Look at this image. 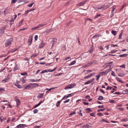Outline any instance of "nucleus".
I'll use <instances>...</instances> for the list:
<instances>
[{
    "label": "nucleus",
    "instance_id": "obj_1",
    "mask_svg": "<svg viewBox=\"0 0 128 128\" xmlns=\"http://www.w3.org/2000/svg\"><path fill=\"white\" fill-rule=\"evenodd\" d=\"M12 41L13 39L12 38H10L7 40L5 42L6 47H7L11 45Z\"/></svg>",
    "mask_w": 128,
    "mask_h": 128
},
{
    "label": "nucleus",
    "instance_id": "obj_2",
    "mask_svg": "<svg viewBox=\"0 0 128 128\" xmlns=\"http://www.w3.org/2000/svg\"><path fill=\"white\" fill-rule=\"evenodd\" d=\"M110 70H111L110 69H107L104 71H102L101 72H99V74L100 76H102L104 75L105 74H107L109 72H110Z\"/></svg>",
    "mask_w": 128,
    "mask_h": 128
},
{
    "label": "nucleus",
    "instance_id": "obj_3",
    "mask_svg": "<svg viewBox=\"0 0 128 128\" xmlns=\"http://www.w3.org/2000/svg\"><path fill=\"white\" fill-rule=\"evenodd\" d=\"M6 28V26H4L0 28V36L2 35L5 32V30Z\"/></svg>",
    "mask_w": 128,
    "mask_h": 128
},
{
    "label": "nucleus",
    "instance_id": "obj_4",
    "mask_svg": "<svg viewBox=\"0 0 128 128\" xmlns=\"http://www.w3.org/2000/svg\"><path fill=\"white\" fill-rule=\"evenodd\" d=\"M76 86V84L74 83L70 84L66 87L65 88V90H67L68 89L72 88H74Z\"/></svg>",
    "mask_w": 128,
    "mask_h": 128
},
{
    "label": "nucleus",
    "instance_id": "obj_5",
    "mask_svg": "<svg viewBox=\"0 0 128 128\" xmlns=\"http://www.w3.org/2000/svg\"><path fill=\"white\" fill-rule=\"evenodd\" d=\"M112 5V4L110 3H108L106 5H104L103 6V8L104 9H103L102 10H104L106 9L110 6Z\"/></svg>",
    "mask_w": 128,
    "mask_h": 128
},
{
    "label": "nucleus",
    "instance_id": "obj_6",
    "mask_svg": "<svg viewBox=\"0 0 128 128\" xmlns=\"http://www.w3.org/2000/svg\"><path fill=\"white\" fill-rule=\"evenodd\" d=\"M57 39L56 38H53L51 42L52 43V47L51 48V49H52V47L54 46V45L57 42Z\"/></svg>",
    "mask_w": 128,
    "mask_h": 128
},
{
    "label": "nucleus",
    "instance_id": "obj_7",
    "mask_svg": "<svg viewBox=\"0 0 128 128\" xmlns=\"http://www.w3.org/2000/svg\"><path fill=\"white\" fill-rule=\"evenodd\" d=\"M32 42V37L30 36H29V38L28 41V43L29 46L30 45Z\"/></svg>",
    "mask_w": 128,
    "mask_h": 128
},
{
    "label": "nucleus",
    "instance_id": "obj_8",
    "mask_svg": "<svg viewBox=\"0 0 128 128\" xmlns=\"http://www.w3.org/2000/svg\"><path fill=\"white\" fill-rule=\"evenodd\" d=\"M82 126V128H87L91 127L92 125L91 123H89Z\"/></svg>",
    "mask_w": 128,
    "mask_h": 128
},
{
    "label": "nucleus",
    "instance_id": "obj_9",
    "mask_svg": "<svg viewBox=\"0 0 128 128\" xmlns=\"http://www.w3.org/2000/svg\"><path fill=\"white\" fill-rule=\"evenodd\" d=\"M91 65L92 64L94 65L98 64V62L97 61L95 60H92L90 62Z\"/></svg>",
    "mask_w": 128,
    "mask_h": 128
},
{
    "label": "nucleus",
    "instance_id": "obj_10",
    "mask_svg": "<svg viewBox=\"0 0 128 128\" xmlns=\"http://www.w3.org/2000/svg\"><path fill=\"white\" fill-rule=\"evenodd\" d=\"M45 45V44L44 42L42 41L39 48H43Z\"/></svg>",
    "mask_w": 128,
    "mask_h": 128
},
{
    "label": "nucleus",
    "instance_id": "obj_11",
    "mask_svg": "<svg viewBox=\"0 0 128 128\" xmlns=\"http://www.w3.org/2000/svg\"><path fill=\"white\" fill-rule=\"evenodd\" d=\"M25 126L24 124H19L17 126L14 128H23Z\"/></svg>",
    "mask_w": 128,
    "mask_h": 128
},
{
    "label": "nucleus",
    "instance_id": "obj_12",
    "mask_svg": "<svg viewBox=\"0 0 128 128\" xmlns=\"http://www.w3.org/2000/svg\"><path fill=\"white\" fill-rule=\"evenodd\" d=\"M87 2L86 0H85L84 2H81L79 3L78 6H83L84 4Z\"/></svg>",
    "mask_w": 128,
    "mask_h": 128
},
{
    "label": "nucleus",
    "instance_id": "obj_13",
    "mask_svg": "<svg viewBox=\"0 0 128 128\" xmlns=\"http://www.w3.org/2000/svg\"><path fill=\"white\" fill-rule=\"evenodd\" d=\"M128 93V89H126L123 90L122 92V94H127Z\"/></svg>",
    "mask_w": 128,
    "mask_h": 128
},
{
    "label": "nucleus",
    "instance_id": "obj_14",
    "mask_svg": "<svg viewBox=\"0 0 128 128\" xmlns=\"http://www.w3.org/2000/svg\"><path fill=\"white\" fill-rule=\"evenodd\" d=\"M43 101H42V100H40V102L37 104L35 105L34 106V108H35L37 107L38 106H40L42 102Z\"/></svg>",
    "mask_w": 128,
    "mask_h": 128
},
{
    "label": "nucleus",
    "instance_id": "obj_15",
    "mask_svg": "<svg viewBox=\"0 0 128 128\" xmlns=\"http://www.w3.org/2000/svg\"><path fill=\"white\" fill-rule=\"evenodd\" d=\"M44 94V93H39L38 94V97L40 98H42Z\"/></svg>",
    "mask_w": 128,
    "mask_h": 128
},
{
    "label": "nucleus",
    "instance_id": "obj_16",
    "mask_svg": "<svg viewBox=\"0 0 128 128\" xmlns=\"http://www.w3.org/2000/svg\"><path fill=\"white\" fill-rule=\"evenodd\" d=\"M116 79L119 82L122 83H124V82H123L121 80V79L119 78L116 77Z\"/></svg>",
    "mask_w": 128,
    "mask_h": 128
},
{
    "label": "nucleus",
    "instance_id": "obj_17",
    "mask_svg": "<svg viewBox=\"0 0 128 128\" xmlns=\"http://www.w3.org/2000/svg\"><path fill=\"white\" fill-rule=\"evenodd\" d=\"M41 80V79H39L38 80H34V79H31L30 80V82H36L38 81H40Z\"/></svg>",
    "mask_w": 128,
    "mask_h": 128
},
{
    "label": "nucleus",
    "instance_id": "obj_18",
    "mask_svg": "<svg viewBox=\"0 0 128 128\" xmlns=\"http://www.w3.org/2000/svg\"><path fill=\"white\" fill-rule=\"evenodd\" d=\"M128 56V54H124L120 55L119 56L120 57H126V56Z\"/></svg>",
    "mask_w": 128,
    "mask_h": 128
},
{
    "label": "nucleus",
    "instance_id": "obj_19",
    "mask_svg": "<svg viewBox=\"0 0 128 128\" xmlns=\"http://www.w3.org/2000/svg\"><path fill=\"white\" fill-rule=\"evenodd\" d=\"M91 65L90 64V62H89L88 63V64H85V65H84L83 66V67L84 68H86L88 66H90Z\"/></svg>",
    "mask_w": 128,
    "mask_h": 128
},
{
    "label": "nucleus",
    "instance_id": "obj_20",
    "mask_svg": "<svg viewBox=\"0 0 128 128\" xmlns=\"http://www.w3.org/2000/svg\"><path fill=\"white\" fill-rule=\"evenodd\" d=\"M19 68V66L18 65H16V66H15L14 69V71H15L16 70H18Z\"/></svg>",
    "mask_w": 128,
    "mask_h": 128
},
{
    "label": "nucleus",
    "instance_id": "obj_21",
    "mask_svg": "<svg viewBox=\"0 0 128 128\" xmlns=\"http://www.w3.org/2000/svg\"><path fill=\"white\" fill-rule=\"evenodd\" d=\"M26 77H24L23 78H22L21 80L22 82L23 83H25V81H26Z\"/></svg>",
    "mask_w": 128,
    "mask_h": 128
},
{
    "label": "nucleus",
    "instance_id": "obj_22",
    "mask_svg": "<svg viewBox=\"0 0 128 128\" xmlns=\"http://www.w3.org/2000/svg\"><path fill=\"white\" fill-rule=\"evenodd\" d=\"M101 36V35L100 34L95 35H94L93 37V38H98L99 37Z\"/></svg>",
    "mask_w": 128,
    "mask_h": 128
},
{
    "label": "nucleus",
    "instance_id": "obj_23",
    "mask_svg": "<svg viewBox=\"0 0 128 128\" xmlns=\"http://www.w3.org/2000/svg\"><path fill=\"white\" fill-rule=\"evenodd\" d=\"M111 33L114 36H115L117 32L116 31L113 30L112 31Z\"/></svg>",
    "mask_w": 128,
    "mask_h": 128
},
{
    "label": "nucleus",
    "instance_id": "obj_24",
    "mask_svg": "<svg viewBox=\"0 0 128 128\" xmlns=\"http://www.w3.org/2000/svg\"><path fill=\"white\" fill-rule=\"evenodd\" d=\"M86 110L88 111V112H86L87 113H89L90 112H92V110L90 108H87L86 109Z\"/></svg>",
    "mask_w": 128,
    "mask_h": 128
},
{
    "label": "nucleus",
    "instance_id": "obj_25",
    "mask_svg": "<svg viewBox=\"0 0 128 128\" xmlns=\"http://www.w3.org/2000/svg\"><path fill=\"white\" fill-rule=\"evenodd\" d=\"M62 100H59L57 102L56 104V107H58L59 106H60V104L61 102V101Z\"/></svg>",
    "mask_w": 128,
    "mask_h": 128
},
{
    "label": "nucleus",
    "instance_id": "obj_26",
    "mask_svg": "<svg viewBox=\"0 0 128 128\" xmlns=\"http://www.w3.org/2000/svg\"><path fill=\"white\" fill-rule=\"evenodd\" d=\"M32 84H29L26 87V89H29L32 86Z\"/></svg>",
    "mask_w": 128,
    "mask_h": 128
},
{
    "label": "nucleus",
    "instance_id": "obj_27",
    "mask_svg": "<svg viewBox=\"0 0 128 128\" xmlns=\"http://www.w3.org/2000/svg\"><path fill=\"white\" fill-rule=\"evenodd\" d=\"M92 82V81H90V80H88L87 82H86L84 83V84L86 85L88 84H89Z\"/></svg>",
    "mask_w": 128,
    "mask_h": 128
},
{
    "label": "nucleus",
    "instance_id": "obj_28",
    "mask_svg": "<svg viewBox=\"0 0 128 128\" xmlns=\"http://www.w3.org/2000/svg\"><path fill=\"white\" fill-rule=\"evenodd\" d=\"M115 8L116 6H114L112 7V11L111 12H113L114 13H115L116 12H114V10H115Z\"/></svg>",
    "mask_w": 128,
    "mask_h": 128
},
{
    "label": "nucleus",
    "instance_id": "obj_29",
    "mask_svg": "<svg viewBox=\"0 0 128 128\" xmlns=\"http://www.w3.org/2000/svg\"><path fill=\"white\" fill-rule=\"evenodd\" d=\"M14 85L15 86H17L18 87V88H22L20 85L19 84L17 83H16L14 84Z\"/></svg>",
    "mask_w": 128,
    "mask_h": 128
},
{
    "label": "nucleus",
    "instance_id": "obj_30",
    "mask_svg": "<svg viewBox=\"0 0 128 128\" xmlns=\"http://www.w3.org/2000/svg\"><path fill=\"white\" fill-rule=\"evenodd\" d=\"M56 69V68H55L52 70L50 69H49L47 70V72H52L54 71Z\"/></svg>",
    "mask_w": 128,
    "mask_h": 128
},
{
    "label": "nucleus",
    "instance_id": "obj_31",
    "mask_svg": "<svg viewBox=\"0 0 128 128\" xmlns=\"http://www.w3.org/2000/svg\"><path fill=\"white\" fill-rule=\"evenodd\" d=\"M128 119L127 118H125L124 119H122L121 120V122H126V121H128Z\"/></svg>",
    "mask_w": 128,
    "mask_h": 128
},
{
    "label": "nucleus",
    "instance_id": "obj_32",
    "mask_svg": "<svg viewBox=\"0 0 128 128\" xmlns=\"http://www.w3.org/2000/svg\"><path fill=\"white\" fill-rule=\"evenodd\" d=\"M16 102V104L17 106H18L20 104V100H18Z\"/></svg>",
    "mask_w": 128,
    "mask_h": 128
},
{
    "label": "nucleus",
    "instance_id": "obj_33",
    "mask_svg": "<svg viewBox=\"0 0 128 128\" xmlns=\"http://www.w3.org/2000/svg\"><path fill=\"white\" fill-rule=\"evenodd\" d=\"M76 63V60H74L73 62H72L69 65V66H71L72 65Z\"/></svg>",
    "mask_w": 128,
    "mask_h": 128
},
{
    "label": "nucleus",
    "instance_id": "obj_34",
    "mask_svg": "<svg viewBox=\"0 0 128 128\" xmlns=\"http://www.w3.org/2000/svg\"><path fill=\"white\" fill-rule=\"evenodd\" d=\"M126 3H124L123 5L122 6L121 8V10H122L126 6Z\"/></svg>",
    "mask_w": 128,
    "mask_h": 128
},
{
    "label": "nucleus",
    "instance_id": "obj_35",
    "mask_svg": "<svg viewBox=\"0 0 128 128\" xmlns=\"http://www.w3.org/2000/svg\"><path fill=\"white\" fill-rule=\"evenodd\" d=\"M103 96H100L98 97V100H102L103 99Z\"/></svg>",
    "mask_w": 128,
    "mask_h": 128
},
{
    "label": "nucleus",
    "instance_id": "obj_36",
    "mask_svg": "<svg viewBox=\"0 0 128 128\" xmlns=\"http://www.w3.org/2000/svg\"><path fill=\"white\" fill-rule=\"evenodd\" d=\"M38 55V54H34L32 55L31 56V57H35L36 56Z\"/></svg>",
    "mask_w": 128,
    "mask_h": 128
},
{
    "label": "nucleus",
    "instance_id": "obj_37",
    "mask_svg": "<svg viewBox=\"0 0 128 128\" xmlns=\"http://www.w3.org/2000/svg\"><path fill=\"white\" fill-rule=\"evenodd\" d=\"M25 2V0H18V2L19 3L21 2Z\"/></svg>",
    "mask_w": 128,
    "mask_h": 128
},
{
    "label": "nucleus",
    "instance_id": "obj_38",
    "mask_svg": "<svg viewBox=\"0 0 128 128\" xmlns=\"http://www.w3.org/2000/svg\"><path fill=\"white\" fill-rule=\"evenodd\" d=\"M100 76L99 74H97L96 76V80H98L99 78L100 77Z\"/></svg>",
    "mask_w": 128,
    "mask_h": 128
},
{
    "label": "nucleus",
    "instance_id": "obj_39",
    "mask_svg": "<svg viewBox=\"0 0 128 128\" xmlns=\"http://www.w3.org/2000/svg\"><path fill=\"white\" fill-rule=\"evenodd\" d=\"M91 77V76L90 75H88L86 76H85L84 77V79H88Z\"/></svg>",
    "mask_w": 128,
    "mask_h": 128
},
{
    "label": "nucleus",
    "instance_id": "obj_40",
    "mask_svg": "<svg viewBox=\"0 0 128 128\" xmlns=\"http://www.w3.org/2000/svg\"><path fill=\"white\" fill-rule=\"evenodd\" d=\"M109 102L110 103H116V101L114 100H110L109 101Z\"/></svg>",
    "mask_w": 128,
    "mask_h": 128
},
{
    "label": "nucleus",
    "instance_id": "obj_41",
    "mask_svg": "<svg viewBox=\"0 0 128 128\" xmlns=\"http://www.w3.org/2000/svg\"><path fill=\"white\" fill-rule=\"evenodd\" d=\"M34 3V2H33L31 4H28L27 5V6L29 7H31L32 6L33 4Z\"/></svg>",
    "mask_w": 128,
    "mask_h": 128
},
{
    "label": "nucleus",
    "instance_id": "obj_42",
    "mask_svg": "<svg viewBox=\"0 0 128 128\" xmlns=\"http://www.w3.org/2000/svg\"><path fill=\"white\" fill-rule=\"evenodd\" d=\"M17 0H12L11 1V4L15 3L17 1Z\"/></svg>",
    "mask_w": 128,
    "mask_h": 128
},
{
    "label": "nucleus",
    "instance_id": "obj_43",
    "mask_svg": "<svg viewBox=\"0 0 128 128\" xmlns=\"http://www.w3.org/2000/svg\"><path fill=\"white\" fill-rule=\"evenodd\" d=\"M101 16V14H98L96 16H94V19H96L98 17L100 16Z\"/></svg>",
    "mask_w": 128,
    "mask_h": 128
},
{
    "label": "nucleus",
    "instance_id": "obj_44",
    "mask_svg": "<svg viewBox=\"0 0 128 128\" xmlns=\"http://www.w3.org/2000/svg\"><path fill=\"white\" fill-rule=\"evenodd\" d=\"M14 100L16 102L18 100H19V99L18 98V97L17 96H16L14 97Z\"/></svg>",
    "mask_w": 128,
    "mask_h": 128
},
{
    "label": "nucleus",
    "instance_id": "obj_45",
    "mask_svg": "<svg viewBox=\"0 0 128 128\" xmlns=\"http://www.w3.org/2000/svg\"><path fill=\"white\" fill-rule=\"evenodd\" d=\"M122 32L120 34L119 36V37L118 38V39H120L122 37Z\"/></svg>",
    "mask_w": 128,
    "mask_h": 128
},
{
    "label": "nucleus",
    "instance_id": "obj_46",
    "mask_svg": "<svg viewBox=\"0 0 128 128\" xmlns=\"http://www.w3.org/2000/svg\"><path fill=\"white\" fill-rule=\"evenodd\" d=\"M75 110L73 112H72L70 113V114H69V116H70L74 114H76V112H75Z\"/></svg>",
    "mask_w": 128,
    "mask_h": 128
},
{
    "label": "nucleus",
    "instance_id": "obj_47",
    "mask_svg": "<svg viewBox=\"0 0 128 128\" xmlns=\"http://www.w3.org/2000/svg\"><path fill=\"white\" fill-rule=\"evenodd\" d=\"M80 112H78V114L80 116H82V113L81 112V110H80L79 111Z\"/></svg>",
    "mask_w": 128,
    "mask_h": 128
},
{
    "label": "nucleus",
    "instance_id": "obj_48",
    "mask_svg": "<svg viewBox=\"0 0 128 128\" xmlns=\"http://www.w3.org/2000/svg\"><path fill=\"white\" fill-rule=\"evenodd\" d=\"M8 80V79H7L6 78H5L4 80H2V82L3 83H4V82H7V81Z\"/></svg>",
    "mask_w": 128,
    "mask_h": 128
},
{
    "label": "nucleus",
    "instance_id": "obj_49",
    "mask_svg": "<svg viewBox=\"0 0 128 128\" xmlns=\"http://www.w3.org/2000/svg\"><path fill=\"white\" fill-rule=\"evenodd\" d=\"M23 23V21L22 20L20 21L19 22V24L18 25V26H21L22 24Z\"/></svg>",
    "mask_w": 128,
    "mask_h": 128
},
{
    "label": "nucleus",
    "instance_id": "obj_50",
    "mask_svg": "<svg viewBox=\"0 0 128 128\" xmlns=\"http://www.w3.org/2000/svg\"><path fill=\"white\" fill-rule=\"evenodd\" d=\"M111 74L113 76H116L114 74V72L112 70L111 73Z\"/></svg>",
    "mask_w": 128,
    "mask_h": 128
},
{
    "label": "nucleus",
    "instance_id": "obj_51",
    "mask_svg": "<svg viewBox=\"0 0 128 128\" xmlns=\"http://www.w3.org/2000/svg\"><path fill=\"white\" fill-rule=\"evenodd\" d=\"M105 110V109H100L98 110H97L98 112H100V111H102L103 112Z\"/></svg>",
    "mask_w": 128,
    "mask_h": 128
},
{
    "label": "nucleus",
    "instance_id": "obj_52",
    "mask_svg": "<svg viewBox=\"0 0 128 128\" xmlns=\"http://www.w3.org/2000/svg\"><path fill=\"white\" fill-rule=\"evenodd\" d=\"M38 110L37 109H35L34 110L33 112L34 114L37 113L38 112Z\"/></svg>",
    "mask_w": 128,
    "mask_h": 128
},
{
    "label": "nucleus",
    "instance_id": "obj_53",
    "mask_svg": "<svg viewBox=\"0 0 128 128\" xmlns=\"http://www.w3.org/2000/svg\"><path fill=\"white\" fill-rule=\"evenodd\" d=\"M125 74H119L118 75V76H119L121 77H123L125 75Z\"/></svg>",
    "mask_w": 128,
    "mask_h": 128
},
{
    "label": "nucleus",
    "instance_id": "obj_54",
    "mask_svg": "<svg viewBox=\"0 0 128 128\" xmlns=\"http://www.w3.org/2000/svg\"><path fill=\"white\" fill-rule=\"evenodd\" d=\"M68 98V97L67 95H65L64 96V97H63L62 98V100H64V99H65L64 98Z\"/></svg>",
    "mask_w": 128,
    "mask_h": 128
},
{
    "label": "nucleus",
    "instance_id": "obj_55",
    "mask_svg": "<svg viewBox=\"0 0 128 128\" xmlns=\"http://www.w3.org/2000/svg\"><path fill=\"white\" fill-rule=\"evenodd\" d=\"M5 90L4 89L2 88H0V93L1 92H4Z\"/></svg>",
    "mask_w": 128,
    "mask_h": 128
},
{
    "label": "nucleus",
    "instance_id": "obj_56",
    "mask_svg": "<svg viewBox=\"0 0 128 128\" xmlns=\"http://www.w3.org/2000/svg\"><path fill=\"white\" fill-rule=\"evenodd\" d=\"M12 18H13V20H15L17 17V15H15L14 16H12Z\"/></svg>",
    "mask_w": 128,
    "mask_h": 128
},
{
    "label": "nucleus",
    "instance_id": "obj_57",
    "mask_svg": "<svg viewBox=\"0 0 128 128\" xmlns=\"http://www.w3.org/2000/svg\"><path fill=\"white\" fill-rule=\"evenodd\" d=\"M3 118L2 116H1L0 117V121L2 122L3 120Z\"/></svg>",
    "mask_w": 128,
    "mask_h": 128
},
{
    "label": "nucleus",
    "instance_id": "obj_58",
    "mask_svg": "<svg viewBox=\"0 0 128 128\" xmlns=\"http://www.w3.org/2000/svg\"><path fill=\"white\" fill-rule=\"evenodd\" d=\"M27 74V73L26 72H22L21 73V74L22 76H24L26 74Z\"/></svg>",
    "mask_w": 128,
    "mask_h": 128
},
{
    "label": "nucleus",
    "instance_id": "obj_59",
    "mask_svg": "<svg viewBox=\"0 0 128 128\" xmlns=\"http://www.w3.org/2000/svg\"><path fill=\"white\" fill-rule=\"evenodd\" d=\"M45 90H48V91H47L46 92V93H48V92H49V91H50L51 90H51V88H49V89H48V88H46L45 89Z\"/></svg>",
    "mask_w": 128,
    "mask_h": 128
},
{
    "label": "nucleus",
    "instance_id": "obj_60",
    "mask_svg": "<svg viewBox=\"0 0 128 128\" xmlns=\"http://www.w3.org/2000/svg\"><path fill=\"white\" fill-rule=\"evenodd\" d=\"M97 114L99 116H103L101 112H99Z\"/></svg>",
    "mask_w": 128,
    "mask_h": 128
},
{
    "label": "nucleus",
    "instance_id": "obj_61",
    "mask_svg": "<svg viewBox=\"0 0 128 128\" xmlns=\"http://www.w3.org/2000/svg\"><path fill=\"white\" fill-rule=\"evenodd\" d=\"M47 72V70H42L41 72V74H42L46 72Z\"/></svg>",
    "mask_w": 128,
    "mask_h": 128
},
{
    "label": "nucleus",
    "instance_id": "obj_62",
    "mask_svg": "<svg viewBox=\"0 0 128 128\" xmlns=\"http://www.w3.org/2000/svg\"><path fill=\"white\" fill-rule=\"evenodd\" d=\"M120 67H122V68H126L125 65L124 64H123L122 65L120 66Z\"/></svg>",
    "mask_w": 128,
    "mask_h": 128
},
{
    "label": "nucleus",
    "instance_id": "obj_63",
    "mask_svg": "<svg viewBox=\"0 0 128 128\" xmlns=\"http://www.w3.org/2000/svg\"><path fill=\"white\" fill-rule=\"evenodd\" d=\"M32 84L35 85L34 87L38 86H39V84L37 83H33Z\"/></svg>",
    "mask_w": 128,
    "mask_h": 128
},
{
    "label": "nucleus",
    "instance_id": "obj_64",
    "mask_svg": "<svg viewBox=\"0 0 128 128\" xmlns=\"http://www.w3.org/2000/svg\"><path fill=\"white\" fill-rule=\"evenodd\" d=\"M73 95L74 94H72V93H71V94H67L68 97L73 96Z\"/></svg>",
    "mask_w": 128,
    "mask_h": 128
}]
</instances>
